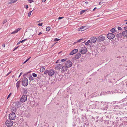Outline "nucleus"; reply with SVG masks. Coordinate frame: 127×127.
Listing matches in <instances>:
<instances>
[{
  "instance_id": "obj_64",
  "label": "nucleus",
  "mask_w": 127,
  "mask_h": 127,
  "mask_svg": "<svg viewBox=\"0 0 127 127\" xmlns=\"http://www.w3.org/2000/svg\"><path fill=\"white\" fill-rule=\"evenodd\" d=\"M126 24H127V22H126Z\"/></svg>"
},
{
  "instance_id": "obj_46",
  "label": "nucleus",
  "mask_w": 127,
  "mask_h": 127,
  "mask_svg": "<svg viewBox=\"0 0 127 127\" xmlns=\"http://www.w3.org/2000/svg\"><path fill=\"white\" fill-rule=\"evenodd\" d=\"M124 28V30H126L127 29V27H125Z\"/></svg>"
},
{
  "instance_id": "obj_18",
  "label": "nucleus",
  "mask_w": 127,
  "mask_h": 127,
  "mask_svg": "<svg viewBox=\"0 0 127 127\" xmlns=\"http://www.w3.org/2000/svg\"><path fill=\"white\" fill-rule=\"evenodd\" d=\"M62 64H58L55 67V69L57 70H59L61 69V67L62 66Z\"/></svg>"
},
{
  "instance_id": "obj_24",
  "label": "nucleus",
  "mask_w": 127,
  "mask_h": 127,
  "mask_svg": "<svg viewBox=\"0 0 127 127\" xmlns=\"http://www.w3.org/2000/svg\"><path fill=\"white\" fill-rule=\"evenodd\" d=\"M17 0H11L9 2V4L14 3L16 2Z\"/></svg>"
},
{
  "instance_id": "obj_44",
  "label": "nucleus",
  "mask_w": 127,
  "mask_h": 127,
  "mask_svg": "<svg viewBox=\"0 0 127 127\" xmlns=\"http://www.w3.org/2000/svg\"><path fill=\"white\" fill-rule=\"evenodd\" d=\"M22 74V72L21 73L18 77L19 78Z\"/></svg>"
},
{
  "instance_id": "obj_36",
  "label": "nucleus",
  "mask_w": 127,
  "mask_h": 127,
  "mask_svg": "<svg viewBox=\"0 0 127 127\" xmlns=\"http://www.w3.org/2000/svg\"><path fill=\"white\" fill-rule=\"evenodd\" d=\"M7 21V20L6 19L4 20L3 22V24H4L5 23H6Z\"/></svg>"
},
{
  "instance_id": "obj_62",
  "label": "nucleus",
  "mask_w": 127,
  "mask_h": 127,
  "mask_svg": "<svg viewBox=\"0 0 127 127\" xmlns=\"http://www.w3.org/2000/svg\"><path fill=\"white\" fill-rule=\"evenodd\" d=\"M59 61V60H58L56 62V63H58V61Z\"/></svg>"
},
{
  "instance_id": "obj_23",
  "label": "nucleus",
  "mask_w": 127,
  "mask_h": 127,
  "mask_svg": "<svg viewBox=\"0 0 127 127\" xmlns=\"http://www.w3.org/2000/svg\"><path fill=\"white\" fill-rule=\"evenodd\" d=\"M29 79L30 81L33 80L34 78L31 75H30L29 76Z\"/></svg>"
},
{
  "instance_id": "obj_63",
  "label": "nucleus",
  "mask_w": 127,
  "mask_h": 127,
  "mask_svg": "<svg viewBox=\"0 0 127 127\" xmlns=\"http://www.w3.org/2000/svg\"><path fill=\"white\" fill-rule=\"evenodd\" d=\"M124 21H127V20H125Z\"/></svg>"
},
{
  "instance_id": "obj_33",
  "label": "nucleus",
  "mask_w": 127,
  "mask_h": 127,
  "mask_svg": "<svg viewBox=\"0 0 127 127\" xmlns=\"http://www.w3.org/2000/svg\"><path fill=\"white\" fill-rule=\"evenodd\" d=\"M67 59H61V61L62 62H63L66 61V60Z\"/></svg>"
},
{
  "instance_id": "obj_28",
  "label": "nucleus",
  "mask_w": 127,
  "mask_h": 127,
  "mask_svg": "<svg viewBox=\"0 0 127 127\" xmlns=\"http://www.w3.org/2000/svg\"><path fill=\"white\" fill-rule=\"evenodd\" d=\"M90 42L91 43V41H90V40H88L85 43V44L86 45H88Z\"/></svg>"
},
{
  "instance_id": "obj_6",
  "label": "nucleus",
  "mask_w": 127,
  "mask_h": 127,
  "mask_svg": "<svg viewBox=\"0 0 127 127\" xmlns=\"http://www.w3.org/2000/svg\"><path fill=\"white\" fill-rule=\"evenodd\" d=\"M9 118L10 120H14L15 118L16 115L14 112L11 113L9 115Z\"/></svg>"
},
{
  "instance_id": "obj_58",
  "label": "nucleus",
  "mask_w": 127,
  "mask_h": 127,
  "mask_svg": "<svg viewBox=\"0 0 127 127\" xmlns=\"http://www.w3.org/2000/svg\"><path fill=\"white\" fill-rule=\"evenodd\" d=\"M102 4V3H101V2H99V5H100L101 4Z\"/></svg>"
},
{
  "instance_id": "obj_39",
  "label": "nucleus",
  "mask_w": 127,
  "mask_h": 127,
  "mask_svg": "<svg viewBox=\"0 0 127 127\" xmlns=\"http://www.w3.org/2000/svg\"><path fill=\"white\" fill-rule=\"evenodd\" d=\"M29 1L30 3H31L32 2H33V1L32 0H29Z\"/></svg>"
},
{
  "instance_id": "obj_12",
  "label": "nucleus",
  "mask_w": 127,
  "mask_h": 127,
  "mask_svg": "<svg viewBox=\"0 0 127 127\" xmlns=\"http://www.w3.org/2000/svg\"><path fill=\"white\" fill-rule=\"evenodd\" d=\"M105 37L101 35L98 37L97 40L99 42H100L104 40Z\"/></svg>"
},
{
  "instance_id": "obj_2",
  "label": "nucleus",
  "mask_w": 127,
  "mask_h": 127,
  "mask_svg": "<svg viewBox=\"0 0 127 127\" xmlns=\"http://www.w3.org/2000/svg\"><path fill=\"white\" fill-rule=\"evenodd\" d=\"M55 73V71L54 70L52 69L46 70L44 73V74H48L50 76H52Z\"/></svg>"
},
{
  "instance_id": "obj_57",
  "label": "nucleus",
  "mask_w": 127,
  "mask_h": 127,
  "mask_svg": "<svg viewBox=\"0 0 127 127\" xmlns=\"http://www.w3.org/2000/svg\"><path fill=\"white\" fill-rule=\"evenodd\" d=\"M88 2L87 1H86L85 2V3L86 4H87L88 3Z\"/></svg>"
},
{
  "instance_id": "obj_22",
  "label": "nucleus",
  "mask_w": 127,
  "mask_h": 127,
  "mask_svg": "<svg viewBox=\"0 0 127 127\" xmlns=\"http://www.w3.org/2000/svg\"><path fill=\"white\" fill-rule=\"evenodd\" d=\"M27 89H24L23 90V92L24 93L26 94H27Z\"/></svg>"
},
{
  "instance_id": "obj_37",
  "label": "nucleus",
  "mask_w": 127,
  "mask_h": 127,
  "mask_svg": "<svg viewBox=\"0 0 127 127\" xmlns=\"http://www.w3.org/2000/svg\"><path fill=\"white\" fill-rule=\"evenodd\" d=\"M11 95V93H10L9 94V95H8V96H7V99H8V98L10 96V95Z\"/></svg>"
},
{
  "instance_id": "obj_50",
  "label": "nucleus",
  "mask_w": 127,
  "mask_h": 127,
  "mask_svg": "<svg viewBox=\"0 0 127 127\" xmlns=\"http://www.w3.org/2000/svg\"><path fill=\"white\" fill-rule=\"evenodd\" d=\"M104 95V94H103V93L102 92H101V93L100 94V95Z\"/></svg>"
},
{
  "instance_id": "obj_34",
  "label": "nucleus",
  "mask_w": 127,
  "mask_h": 127,
  "mask_svg": "<svg viewBox=\"0 0 127 127\" xmlns=\"http://www.w3.org/2000/svg\"><path fill=\"white\" fill-rule=\"evenodd\" d=\"M60 40V39L58 38H55L54 39V41H58Z\"/></svg>"
},
{
  "instance_id": "obj_14",
  "label": "nucleus",
  "mask_w": 127,
  "mask_h": 127,
  "mask_svg": "<svg viewBox=\"0 0 127 127\" xmlns=\"http://www.w3.org/2000/svg\"><path fill=\"white\" fill-rule=\"evenodd\" d=\"M67 66L65 65L62 67V68L61 71L62 72L64 73L66 72L67 70Z\"/></svg>"
},
{
  "instance_id": "obj_42",
  "label": "nucleus",
  "mask_w": 127,
  "mask_h": 127,
  "mask_svg": "<svg viewBox=\"0 0 127 127\" xmlns=\"http://www.w3.org/2000/svg\"><path fill=\"white\" fill-rule=\"evenodd\" d=\"M42 25V23H39L38 24V25L39 26H41Z\"/></svg>"
},
{
  "instance_id": "obj_61",
  "label": "nucleus",
  "mask_w": 127,
  "mask_h": 127,
  "mask_svg": "<svg viewBox=\"0 0 127 127\" xmlns=\"http://www.w3.org/2000/svg\"><path fill=\"white\" fill-rule=\"evenodd\" d=\"M111 92H112V93H114V91H112Z\"/></svg>"
},
{
  "instance_id": "obj_17",
  "label": "nucleus",
  "mask_w": 127,
  "mask_h": 127,
  "mask_svg": "<svg viewBox=\"0 0 127 127\" xmlns=\"http://www.w3.org/2000/svg\"><path fill=\"white\" fill-rule=\"evenodd\" d=\"M81 56V55L79 53H78L75 55V59H78L80 58Z\"/></svg>"
},
{
  "instance_id": "obj_49",
  "label": "nucleus",
  "mask_w": 127,
  "mask_h": 127,
  "mask_svg": "<svg viewBox=\"0 0 127 127\" xmlns=\"http://www.w3.org/2000/svg\"><path fill=\"white\" fill-rule=\"evenodd\" d=\"M11 72H9L8 73H7V75H6V76H8L9 74Z\"/></svg>"
},
{
  "instance_id": "obj_31",
  "label": "nucleus",
  "mask_w": 127,
  "mask_h": 127,
  "mask_svg": "<svg viewBox=\"0 0 127 127\" xmlns=\"http://www.w3.org/2000/svg\"><path fill=\"white\" fill-rule=\"evenodd\" d=\"M33 10L29 12L28 13V16L29 17H30L31 16V14L32 12V11Z\"/></svg>"
},
{
  "instance_id": "obj_15",
  "label": "nucleus",
  "mask_w": 127,
  "mask_h": 127,
  "mask_svg": "<svg viewBox=\"0 0 127 127\" xmlns=\"http://www.w3.org/2000/svg\"><path fill=\"white\" fill-rule=\"evenodd\" d=\"M78 50L77 49L73 50L70 52L69 55H71L75 54L78 52Z\"/></svg>"
},
{
  "instance_id": "obj_13",
  "label": "nucleus",
  "mask_w": 127,
  "mask_h": 127,
  "mask_svg": "<svg viewBox=\"0 0 127 127\" xmlns=\"http://www.w3.org/2000/svg\"><path fill=\"white\" fill-rule=\"evenodd\" d=\"M97 39L95 37H92L90 39L91 43H95Z\"/></svg>"
},
{
  "instance_id": "obj_52",
  "label": "nucleus",
  "mask_w": 127,
  "mask_h": 127,
  "mask_svg": "<svg viewBox=\"0 0 127 127\" xmlns=\"http://www.w3.org/2000/svg\"><path fill=\"white\" fill-rule=\"evenodd\" d=\"M46 0H42V1L43 2H44Z\"/></svg>"
},
{
  "instance_id": "obj_11",
  "label": "nucleus",
  "mask_w": 127,
  "mask_h": 127,
  "mask_svg": "<svg viewBox=\"0 0 127 127\" xmlns=\"http://www.w3.org/2000/svg\"><path fill=\"white\" fill-rule=\"evenodd\" d=\"M88 27L87 26H82L79 28L78 29V31H83L88 29Z\"/></svg>"
},
{
  "instance_id": "obj_1",
  "label": "nucleus",
  "mask_w": 127,
  "mask_h": 127,
  "mask_svg": "<svg viewBox=\"0 0 127 127\" xmlns=\"http://www.w3.org/2000/svg\"><path fill=\"white\" fill-rule=\"evenodd\" d=\"M98 108L102 110H105L106 107L108 106V105L106 104V102H98L97 104Z\"/></svg>"
},
{
  "instance_id": "obj_48",
  "label": "nucleus",
  "mask_w": 127,
  "mask_h": 127,
  "mask_svg": "<svg viewBox=\"0 0 127 127\" xmlns=\"http://www.w3.org/2000/svg\"><path fill=\"white\" fill-rule=\"evenodd\" d=\"M5 45L4 44H2V46L3 47H5Z\"/></svg>"
},
{
  "instance_id": "obj_55",
  "label": "nucleus",
  "mask_w": 127,
  "mask_h": 127,
  "mask_svg": "<svg viewBox=\"0 0 127 127\" xmlns=\"http://www.w3.org/2000/svg\"><path fill=\"white\" fill-rule=\"evenodd\" d=\"M37 30H36L35 29V32H36V33H36V32H37Z\"/></svg>"
},
{
  "instance_id": "obj_7",
  "label": "nucleus",
  "mask_w": 127,
  "mask_h": 127,
  "mask_svg": "<svg viewBox=\"0 0 127 127\" xmlns=\"http://www.w3.org/2000/svg\"><path fill=\"white\" fill-rule=\"evenodd\" d=\"M107 37L109 39H113L115 37V35L112 33H109L107 35Z\"/></svg>"
},
{
  "instance_id": "obj_26",
  "label": "nucleus",
  "mask_w": 127,
  "mask_h": 127,
  "mask_svg": "<svg viewBox=\"0 0 127 127\" xmlns=\"http://www.w3.org/2000/svg\"><path fill=\"white\" fill-rule=\"evenodd\" d=\"M111 32L112 33H114L116 32V30L114 28L110 30Z\"/></svg>"
},
{
  "instance_id": "obj_16",
  "label": "nucleus",
  "mask_w": 127,
  "mask_h": 127,
  "mask_svg": "<svg viewBox=\"0 0 127 127\" xmlns=\"http://www.w3.org/2000/svg\"><path fill=\"white\" fill-rule=\"evenodd\" d=\"M21 102L20 101H17L15 103V106L18 108L20 106Z\"/></svg>"
},
{
  "instance_id": "obj_41",
  "label": "nucleus",
  "mask_w": 127,
  "mask_h": 127,
  "mask_svg": "<svg viewBox=\"0 0 127 127\" xmlns=\"http://www.w3.org/2000/svg\"><path fill=\"white\" fill-rule=\"evenodd\" d=\"M102 92L103 93V94L104 95L106 94L107 93V92Z\"/></svg>"
},
{
  "instance_id": "obj_43",
  "label": "nucleus",
  "mask_w": 127,
  "mask_h": 127,
  "mask_svg": "<svg viewBox=\"0 0 127 127\" xmlns=\"http://www.w3.org/2000/svg\"><path fill=\"white\" fill-rule=\"evenodd\" d=\"M25 8H26V9H27V8H28V5H25Z\"/></svg>"
},
{
  "instance_id": "obj_54",
  "label": "nucleus",
  "mask_w": 127,
  "mask_h": 127,
  "mask_svg": "<svg viewBox=\"0 0 127 127\" xmlns=\"http://www.w3.org/2000/svg\"><path fill=\"white\" fill-rule=\"evenodd\" d=\"M96 7H95L94 9H93V11H94L95 9H96Z\"/></svg>"
},
{
  "instance_id": "obj_20",
  "label": "nucleus",
  "mask_w": 127,
  "mask_h": 127,
  "mask_svg": "<svg viewBox=\"0 0 127 127\" xmlns=\"http://www.w3.org/2000/svg\"><path fill=\"white\" fill-rule=\"evenodd\" d=\"M21 81H18L16 84V87L18 89L19 87L20 86V85Z\"/></svg>"
},
{
  "instance_id": "obj_21",
  "label": "nucleus",
  "mask_w": 127,
  "mask_h": 127,
  "mask_svg": "<svg viewBox=\"0 0 127 127\" xmlns=\"http://www.w3.org/2000/svg\"><path fill=\"white\" fill-rule=\"evenodd\" d=\"M123 35L124 36H127V30H125L123 32Z\"/></svg>"
},
{
  "instance_id": "obj_4",
  "label": "nucleus",
  "mask_w": 127,
  "mask_h": 127,
  "mask_svg": "<svg viewBox=\"0 0 127 127\" xmlns=\"http://www.w3.org/2000/svg\"><path fill=\"white\" fill-rule=\"evenodd\" d=\"M6 125L8 127H11L12 126L13 122L11 120H7L5 122Z\"/></svg>"
},
{
  "instance_id": "obj_19",
  "label": "nucleus",
  "mask_w": 127,
  "mask_h": 127,
  "mask_svg": "<svg viewBox=\"0 0 127 127\" xmlns=\"http://www.w3.org/2000/svg\"><path fill=\"white\" fill-rule=\"evenodd\" d=\"M21 29V28H18L17 29L15 30L13 32H12L11 34H15L17 33Z\"/></svg>"
},
{
  "instance_id": "obj_53",
  "label": "nucleus",
  "mask_w": 127,
  "mask_h": 127,
  "mask_svg": "<svg viewBox=\"0 0 127 127\" xmlns=\"http://www.w3.org/2000/svg\"><path fill=\"white\" fill-rule=\"evenodd\" d=\"M13 108V110L14 111V109L15 110H15H16V108H14V107Z\"/></svg>"
},
{
  "instance_id": "obj_27",
  "label": "nucleus",
  "mask_w": 127,
  "mask_h": 127,
  "mask_svg": "<svg viewBox=\"0 0 127 127\" xmlns=\"http://www.w3.org/2000/svg\"><path fill=\"white\" fill-rule=\"evenodd\" d=\"M87 10H81L80 12V14H82L83 13L85 12Z\"/></svg>"
},
{
  "instance_id": "obj_25",
  "label": "nucleus",
  "mask_w": 127,
  "mask_h": 127,
  "mask_svg": "<svg viewBox=\"0 0 127 127\" xmlns=\"http://www.w3.org/2000/svg\"><path fill=\"white\" fill-rule=\"evenodd\" d=\"M45 68L43 67H42L40 69V71L41 72H42L44 70Z\"/></svg>"
},
{
  "instance_id": "obj_38",
  "label": "nucleus",
  "mask_w": 127,
  "mask_h": 127,
  "mask_svg": "<svg viewBox=\"0 0 127 127\" xmlns=\"http://www.w3.org/2000/svg\"><path fill=\"white\" fill-rule=\"evenodd\" d=\"M118 29L119 30H120L122 29L120 27H118Z\"/></svg>"
},
{
  "instance_id": "obj_3",
  "label": "nucleus",
  "mask_w": 127,
  "mask_h": 127,
  "mask_svg": "<svg viewBox=\"0 0 127 127\" xmlns=\"http://www.w3.org/2000/svg\"><path fill=\"white\" fill-rule=\"evenodd\" d=\"M22 85L24 87H26L28 85V81L26 78L24 77L22 78Z\"/></svg>"
},
{
  "instance_id": "obj_35",
  "label": "nucleus",
  "mask_w": 127,
  "mask_h": 127,
  "mask_svg": "<svg viewBox=\"0 0 127 127\" xmlns=\"http://www.w3.org/2000/svg\"><path fill=\"white\" fill-rule=\"evenodd\" d=\"M27 40V39H26L23 40L22 41H20V42H21V43H22L24 41L26 40Z\"/></svg>"
},
{
  "instance_id": "obj_60",
  "label": "nucleus",
  "mask_w": 127,
  "mask_h": 127,
  "mask_svg": "<svg viewBox=\"0 0 127 127\" xmlns=\"http://www.w3.org/2000/svg\"><path fill=\"white\" fill-rule=\"evenodd\" d=\"M56 43H55L53 45H52V46H53L54 45H55V44Z\"/></svg>"
},
{
  "instance_id": "obj_59",
  "label": "nucleus",
  "mask_w": 127,
  "mask_h": 127,
  "mask_svg": "<svg viewBox=\"0 0 127 127\" xmlns=\"http://www.w3.org/2000/svg\"><path fill=\"white\" fill-rule=\"evenodd\" d=\"M117 58H121V57L120 56H118V57H117Z\"/></svg>"
},
{
  "instance_id": "obj_45",
  "label": "nucleus",
  "mask_w": 127,
  "mask_h": 127,
  "mask_svg": "<svg viewBox=\"0 0 127 127\" xmlns=\"http://www.w3.org/2000/svg\"><path fill=\"white\" fill-rule=\"evenodd\" d=\"M18 47V46L17 47H16V48H15L13 50V51H14L15 50H16L17 48Z\"/></svg>"
},
{
  "instance_id": "obj_29",
  "label": "nucleus",
  "mask_w": 127,
  "mask_h": 127,
  "mask_svg": "<svg viewBox=\"0 0 127 127\" xmlns=\"http://www.w3.org/2000/svg\"><path fill=\"white\" fill-rule=\"evenodd\" d=\"M50 27H48L46 28V31H49L50 30Z\"/></svg>"
},
{
  "instance_id": "obj_8",
  "label": "nucleus",
  "mask_w": 127,
  "mask_h": 127,
  "mask_svg": "<svg viewBox=\"0 0 127 127\" xmlns=\"http://www.w3.org/2000/svg\"><path fill=\"white\" fill-rule=\"evenodd\" d=\"M87 51V49L85 47H82L81 50H79V52L82 54L86 53Z\"/></svg>"
},
{
  "instance_id": "obj_10",
  "label": "nucleus",
  "mask_w": 127,
  "mask_h": 127,
  "mask_svg": "<svg viewBox=\"0 0 127 127\" xmlns=\"http://www.w3.org/2000/svg\"><path fill=\"white\" fill-rule=\"evenodd\" d=\"M72 63L70 61L68 60L67 61L65 64V65L67 66V68L71 67L72 65Z\"/></svg>"
},
{
  "instance_id": "obj_56",
  "label": "nucleus",
  "mask_w": 127,
  "mask_h": 127,
  "mask_svg": "<svg viewBox=\"0 0 127 127\" xmlns=\"http://www.w3.org/2000/svg\"><path fill=\"white\" fill-rule=\"evenodd\" d=\"M20 43H21V42H20V41H19V42H18V43H17V44H20Z\"/></svg>"
},
{
  "instance_id": "obj_5",
  "label": "nucleus",
  "mask_w": 127,
  "mask_h": 127,
  "mask_svg": "<svg viewBox=\"0 0 127 127\" xmlns=\"http://www.w3.org/2000/svg\"><path fill=\"white\" fill-rule=\"evenodd\" d=\"M90 104L89 105L90 108L93 109L96 108L97 104L96 102H90Z\"/></svg>"
},
{
  "instance_id": "obj_32",
  "label": "nucleus",
  "mask_w": 127,
  "mask_h": 127,
  "mask_svg": "<svg viewBox=\"0 0 127 127\" xmlns=\"http://www.w3.org/2000/svg\"><path fill=\"white\" fill-rule=\"evenodd\" d=\"M32 75L34 77H36L37 76V75L35 73H32Z\"/></svg>"
},
{
  "instance_id": "obj_30",
  "label": "nucleus",
  "mask_w": 127,
  "mask_h": 127,
  "mask_svg": "<svg viewBox=\"0 0 127 127\" xmlns=\"http://www.w3.org/2000/svg\"><path fill=\"white\" fill-rule=\"evenodd\" d=\"M31 57H30L29 58L27 59L23 63V64H25L31 58Z\"/></svg>"
},
{
  "instance_id": "obj_47",
  "label": "nucleus",
  "mask_w": 127,
  "mask_h": 127,
  "mask_svg": "<svg viewBox=\"0 0 127 127\" xmlns=\"http://www.w3.org/2000/svg\"><path fill=\"white\" fill-rule=\"evenodd\" d=\"M63 18V17H59V18H58V19L59 20H60L61 19H62V18Z\"/></svg>"
},
{
  "instance_id": "obj_9",
  "label": "nucleus",
  "mask_w": 127,
  "mask_h": 127,
  "mask_svg": "<svg viewBox=\"0 0 127 127\" xmlns=\"http://www.w3.org/2000/svg\"><path fill=\"white\" fill-rule=\"evenodd\" d=\"M27 97L26 95H24L22 96L20 99L21 102H24L27 100Z\"/></svg>"
},
{
  "instance_id": "obj_51",
  "label": "nucleus",
  "mask_w": 127,
  "mask_h": 127,
  "mask_svg": "<svg viewBox=\"0 0 127 127\" xmlns=\"http://www.w3.org/2000/svg\"><path fill=\"white\" fill-rule=\"evenodd\" d=\"M42 34V33L41 32H40L39 33L38 35H40V34Z\"/></svg>"
},
{
  "instance_id": "obj_40",
  "label": "nucleus",
  "mask_w": 127,
  "mask_h": 127,
  "mask_svg": "<svg viewBox=\"0 0 127 127\" xmlns=\"http://www.w3.org/2000/svg\"><path fill=\"white\" fill-rule=\"evenodd\" d=\"M82 39H79V40H78V41L76 42H75L74 43H75L76 42H79V41L81 40H82Z\"/></svg>"
}]
</instances>
